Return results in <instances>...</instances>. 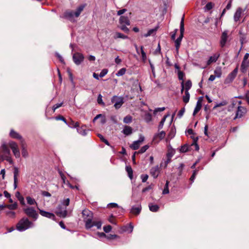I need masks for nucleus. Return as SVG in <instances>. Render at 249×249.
<instances>
[{"label": "nucleus", "instance_id": "62", "mask_svg": "<svg viewBox=\"0 0 249 249\" xmlns=\"http://www.w3.org/2000/svg\"><path fill=\"white\" fill-rule=\"evenodd\" d=\"M148 178V176L146 174H142L141 175V178L142 180V182H145Z\"/></svg>", "mask_w": 249, "mask_h": 249}, {"label": "nucleus", "instance_id": "38", "mask_svg": "<svg viewBox=\"0 0 249 249\" xmlns=\"http://www.w3.org/2000/svg\"><path fill=\"white\" fill-rule=\"evenodd\" d=\"M91 224L92 225V227L94 226H96L97 229H100L101 228L102 223L100 221H92Z\"/></svg>", "mask_w": 249, "mask_h": 249}, {"label": "nucleus", "instance_id": "23", "mask_svg": "<svg viewBox=\"0 0 249 249\" xmlns=\"http://www.w3.org/2000/svg\"><path fill=\"white\" fill-rule=\"evenodd\" d=\"M158 29V27H155L153 29H150L148 31L147 33L146 34H144L142 35V36H144L145 37H147L148 36H152L153 35H155L156 34V32H157Z\"/></svg>", "mask_w": 249, "mask_h": 249}, {"label": "nucleus", "instance_id": "27", "mask_svg": "<svg viewBox=\"0 0 249 249\" xmlns=\"http://www.w3.org/2000/svg\"><path fill=\"white\" fill-rule=\"evenodd\" d=\"M10 136L11 137H12L13 138H15V139H21V136L13 129H12L10 132Z\"/></svg>", "mask_w": 249, "mask_h": 249}, {"label": "nucleus", "instance_id": "1", "mask_svg": "<svg viewBox=\"0 0 249 249\" xmlns=\"http://www.w3.org/2000/svg\"><path fill=\"white\" fill-rule=\"evenodd\" d=\"M5 142H3L0 147V162L6 160L10 165H12L13 162L11 158L10 150Z\"/></svg>", "mask_w": 249, "mask_h": 249}, {"label": "nucleus", "instance_id": "41", "mask_svg": "<svg viewBox=\"0 0 249 249\" xmlns=\"http://www.w3.org/2000/svg\"><path fill=\"white\" fill-rule=\"evenodd\" d=\"M126 70L125 68H123L121 69L116 73V75L117 76H121L125 74L126 72Z\"/></svg>", "mask_w": 249, "mask_h": 249}, {"label": "nucleus", "instance_id": "14", "mask_svg": "<svg viewBox=\"0 0 249 249\" xmlns=\"http://www.w3.org/2000/svg\"><path fill=\"white\" fill-rule=\"evenodd\" d=\"M249 53H246L244 55V59L241 65V70L244 72L246 71V68L248 66V62H247V59L249 58Z\"/></svg>", "mask_w": 249, "mask_h": 249}, {"label": "nucleus", "instance_id": "4", "mask_svg": "<svg viewBox=\"0 0 249 249\" xmlns=\"http://www.w3.org/2000/svg\"><path fill=\"white\" fill-rule=\"evenodd\" d=\"M84 8V5H81L77 8L75 12L73 11H66L64 14V17L70 21L74 22L76 21L75 18L79 16L81 12L83 10Z\"/></svg>", "mask_w": 249, "mask_h": 249}, {"label": "nucleus", "instance_id": "55", "mask_svg": "<svg viewBox=\"0 0 249 249\" xmlns=\"http://www.w3.org/2000/svg\"><path fill=\"white\" fill-rule=\"evenodd\" d=\"M165 108L164 107H158V108H156L155 109V110H154V114L155 115L156 114V113L158 112H161V111H163L165 110Z\"/></svg>", "mask_w": 249, "mask_h": 249}, {"label": "nucleus", "instance_id": "2", "mask_svg": "<svg viewBox=\"0 0 249 249\" xmlns=\"http://www.w3.org/2000/svg\"><path fill=\"white\" fill-rule=\"evenodd\" d=\"M82 217L84 222L85 223V228L87 230L92 228V225L91 224L93 221V215L91 211L88 209H84L82 212Z\"/></svg>", "mask_w": 249, "mask_h": 249}, {"label": "nucleus", "instance_id": "20", "mask_svg": "<svg viewBox=\"0 0 249 249\" xmlns=\"http://www.w3.org/2000/svg\"><path fill=\"white\" fill-rule=\"evenodd\" d=\"M184 31V16L182 18L180 23V34L179 36L178 37V38H180L182 40V39L183 36V33Z\"/></svg>", "mask_w": 249, "mask_h": 249}, {"label": "nucleus", "instance_id": "13", "mask_svg": "<svg viewBox=\"0 0 249 249\" xmlns=\"http://www.w3.org/2000/svg\"><path fill=\"white\" fill-rule=\"evenodd\" d=\"M38 210L39 211V213L42 216H44V217H47V218H50V219H52L53 220H54V219L55 218V216L54 214L53 213H50V212H46V211H45L44 210H40L39 209H38Z\"/></svg>", "mask_w": 249, "mask_h": 249}, {"label": "nucleus", "instance_id": "16", "mask_svg": "<svg viewBox=\"0 0 249 249\" xmlns=\"http://www.w3.org/2000/svg\"><path fill=\"white\" fill-rule=\"evenodd\" d=\"M142 210V207L140 205H138L137 206H133L130 210V213L135 214H139Z\"/></svg>", "mask_w": 249, "mask_h": 249}, {"label": "nucleus", "instance_id": "45", "mask_svg": "<svg viewBox=\"0 0 249 249\" xmlns=\"http://www.w3.org/2000/svg\"><path fill=\"white\" fill-rule=\"evenodd\" d=\"M184 87H185V91H189V90L191 89V88L192 87L191 81L190 80H188L187 81H186V82L184 85Z\"/></svg>", "mask_w": 249, "mask_h": 249}, {"label": "nucleus", "instance_id": "42", "mask_svg": "<svg viewBox=\"0 0 249 249\" xmlns=\"http://www.w3.org/2000/svg\"><path fill=\"white\" fill-rule=\"evenodd\" d=\"M77 130L79 134H81L83 136H85L87 134V130L85 129H84L83 127L78 128L77 129Z\"/></svg>", "mask_w": 249, "mask_h": 249}, {"label": "nucleus", "instance_id": "35", "mask_svg": "<svg viewBox=\"0 0 249 249\" xmlns=\"http://www.w3.org/2000/svg\"><path fill=\"white\" fill-rule=\"evenodd\" d=\"M169 116V114H167V115H165L163 117V118L161 119V121L160 123L159 126H158V128H159V130H160V129L162 128V127L163 126V125H164V122H165V121L166 120V119Z\"/></svg>", "mask_w": 249, "mask_h": 249}, {"label": "nucleus", "instance_id": "21", "mask_svg": "<svg viewBox=\"0 0 249 249\" xmlns=\"http://www.w3.org/2000/svg\"><path fill=\"white\" fill-rule=\"evenodd\" d=\"M132 128L129 126L125 125L124 126L122 132L125 135H129L132 133Z\"/></svg>", "mask_w": 249, "mask_h": 249}, {"label": "nucleus", "instance_id": "5", "mask_svg": "<svg viewBox=\"0 0 249 249\" xmlns=\"http://www.w3.org/2000/svg\"><path fill=\"white\" fill-rule=\"evenodd\" d=\"M24 213L34 221H36L38 217V214L35 208L33 207H28L23 209Z\"/></svg>", "mask_w": 249, "mask_h": 249}, {"label": "nucleus", "instance_id": "40", "mask_svg": "<svg viewBox=\"0 0 249 249\" xmlns=\"http://www.w3.org/2000/svg\"><path fill=\"white\" fill-rule=\"evenodd\" d=\"M213 4L211 2H208L204 7V9L205 11H207L212 9L213 7Z\"/></svg>", "mask_w": 249, "mask_h": 249}, {"label": "nucleus", "instance_id": "25", "mask_svg": "<svg viewBox=\"0 0 249 249\" xmlns=\"http://www.w3.org/2000/svg\"><path fill=\"white\" fill-rule=\"evenodd\" d=\"M149 208L150 211L152 212H157L159 210V206L156 204H153L152 203L149 204Z\"/></svg>", "mask_w": 249, "mask_h": 249}, {"label": "nucleus", "instance_id": "18", "mask_svg": "<svg viewBox=\"0 0 249 249\" xmlns=\"http://www.w3.org/2000/svg\"><path fill=\"white\" fill-rule=\"evenodd\" d=\"M119 23L120 24L127 25V26L130 24L129 19L126 16H121L119 19Z\"/></svg>", "mask_w": 249, "mask_h": 249}, {"label": "nucleus", "instance_id": "3", "mask_svg": "<svg viewBox=\"0 0 249 249\" xmlns=\"http://www.w3.org/2000/svg\"><path fill=\"white\" fill-rule=\"evenodd\" d=\"M34 226V223L30 221L28 218L23 217L17 225V229L19 231H23Z\"/></svg>", "mask_w": 249, "mask_h": 249}, {"label": "nucleus", "instance_id": "22", "mask_svg": "<svg viewBox=\"0 0 249 249\" xmlns=\"http://www.w3.org/2000/svg\"><path fill=\"white\" fill-rule=\"evenodd\" d=\"M133 230V226L132 223H130L129 225H126L122 228V231H123L128 232V233H131Z\"/></svg>", "mask_w": 249, "mask_h": 249}, {"label": "nucleus", "instance_id": "47", "mask_svg": "<svg viewBox=\"0 0 249 249\" xmlns=\"http://www.w3.org/2000/svg\"><path fill=\"white\" fill-rule=\"evenodd\" d=\"M149 147L148 145H145L142 146L139 151H138V153L142 154L145 152Z\"/></svg>", "mask_w": 249, "mask_h": 249}, {"label": "nucleus", "instance_id": "44", "mask_svg": "<svg viewBox=\"0 0 249 249\" xmlns=\"http://www.w3.org/2000/svg\"><path fill=\"white\" fill-rule=\"evenodd\" d=\"M140 51L142 54V60L143 62H145L147 59V57L145 53L143 51V46H142L141 47Z\"/></svg>", "mask_w": 249, "mask_h": 249}, {"label": "nucleus", "instance_id": "34", "mask_svg": "<svg viewBox=\"0 0 249 249\" xmlns=\"http://www.w3.org/2000/svg\"><path fill=\"white\" fill-rule=\"evenodd\" d=\"M5 213L6 215V216H8L10 218H14L16 216V213L12 211L11 210H6L5 211Z\"/></svg>", "mask_w": 249, "mask_h": 249}, {"label": "nucleus", "instance_id": "10", "mask_svg": "<svg viewBox=\"0 0 249 249\" xmlns=\"http://www.w3.org/2000/svg\"><path fill=\"white\" fill-rule=\"evenodd\" d=\"M144 140V137L142 135H141L139 137V139L138 140L134 141L131 145L130 146L131 148L133 150H137L139 148L140 145L142 143V142Z\"/></svg>", "mask_w": 249, "mask_h": 249}, {"label": "nucleus", "instance_id": "12", "mask_svg": "<svg viewBox=\"0 0 249 249\" xmlns=\"http://www.w3.org/2000/svg\"><path fill=\"white\" fill-rule=\"evenodd\" d=\"M245 10H243L241 7H238L235 12L233 16V19L235 22H237L240 20V18L241 17V16L243 14V13L244 12Z\"/></svg>", "mask_w": 249, "mask_h": 249}, {"label": "nucleus", "instance_id": "24", "mask_svg": "<svg viewBox=\"0 0 249 249\" xmlns=\"http://www.w3.org/2000/svg\"><path fill=\"white\" fill-rule=\"evenodd\" d=\"M236 76L233 75V74H232L231 72L228 75V76H227V77L226 78L225 80V84H229L230 83H231L233 80V79L235 78Z\"/></svg>", "mask_w": 249, "mask_h": 249}, {"label": "nucleus", "instance_id": "26", "mask_svg": "<svg viewBox=\"0 0 249 249\" xmlns=\"http://www.w3.org/2000/svg\"><path fill=\"white\" fill-rule=\"evenodd\" d=\"M202 106L201 102L200 100H198L195 108L194 110L193 115L195 116L196 114L200 110Z\"/></svg>", "mask_w": 249, "mask_h": 249}, {"label": "nucleus", "instance_id": "37", "mask_svg": "<svg viewBox=\"0 0 249 249\" xmlns=\"http://www.w3.org/2000/svg\"><path fill=\"white\" fill-rule=\"evenodd\" d=\"M190 94L189 91H185V95L183 96V101L184 103H187L189 101Z\"/></svg>", "mask_w": 249, "mask_h": 249}, {"label": "nucleus", "instance_id": "60", "mask_svg": "<svg viewBox=\"0 0 249 249\" xmlns=\"http://www.w3.org/2000/svg\"><path fill=\"white\" fill-rule=\"evenodd\" d=\"M62 105H63V103H60L56 104L55 105H54L53 107V112H54L57 108L61 107L62 106Z\"/></svg>", "mask_w": 249, "mask_h": 249}, {"label": "nucleus", "instance_id": "58", "mask_svg": "<svg viewBox=\"0 0 249 249\" xmlns=\"http://www.w3.org/2000/svg\"><path fill=\"white\" fill-rule=\"evenodd\" d=\"M69 126L71 128H75L79 126V124L78 122H71Z\"/></svg>", "mask_w": 249, "mask_h": 249}, {"label": "nucleus", "instance_id": "7", "mask_svg": "<svg viewBox=\"0 0 249 249\" xmlns=\"http://www.w3.org/2000/svg\"><path fill=\"white\" fill-rule=\"evenodd\" d=\"M8 146L10 147L13 154L16 158H19L20 151L18 147V144L14 142L11 141L8 143Z\"/></svg>", "mask_w": 249, "mask_h": 249}, {"label": "nucleus", "instance_id": "39", "mask_svg": "<svg viewBox=\"0 0 249 249\" xmlns=\"http://www.w3.org/2000/svg\"><path fill=\"white\" fill-rule=\"evenodd\" d=\"M181 42V40L180 39V38H178L175 41L176 50V52H177V53H178V50H179V48L180 47Z\"/></svg>", "mask_w": 249, "mask_h": 249}, {"label": "nucleus", "instance_id": "64", "mask_svg": "<svg viewBox=\"0 0 249 249\" xmlns=\"http://www.w3.org/2000/svg\"><path fill=\"white\" fill-rule=\"evenodd\" d=\"M22 155L23 157L26 158L28 156V152L24 147L22 148Z\"/></svg>", "mask_w": 249, "mask_h": 249}, {"label": "nucleus", "instance_id": "33", "mask_svg": "<svg viewBox=\"0 0 249 249\" xmlns=\"http://www.w3.org/2000/svg\"><path fill=\"white\" fill-rule=\"evenodd\" d=\"M169 181L168 180H166V183L165 184V186L164 187V189L162 191V194L163 195H166L169 194Z\"/></svg>", "mask_w": 249, "mask_h": 249}, {"label": "nucleus", "instance_id": "53", "mask_svg": "<svg viewBox=\"0 0 249 249\" xmlns=\"http://www.w3.org/2000/svg\"><path fill=\"white\" fill-rule=\"evenodd\" d=\"M174 154V152L172 150L168 151V152L167 154V157L168 158L167 162L169 161L170 159L173 157Z\"/></svg>", "mask_w": 249, "mask_h": 249}, {"label": "nucleus", "instance_id": "28", "mask_svg": "<svg viewBox=\"0 0 249 249\" xmlns=\"http://www.w3.org/2000/svg\"><path fill=\"white\" fill-rule=\"evenodd\" d=\"M113 37L114 39L122 38L124 39L128 38V36H125L119 32H116L114 35Z\"/></svg>", "mask_w": 249, "mask_h": 249}, {"label": "nucleus", "instance_id": "32", "mask_svg": "<svg viewBox=\"0 0 249 249\" xmlns=\"http://www.w3.org/2000/svg\"><path fill=\"white\" fill-rule=\"evenodd\" d=\"M5 208H8L9 210H14L17 209L18 204L15 202L12 204L5 205Z\"/></svg>", "mask_w": 249, "mask_h": 249}, {"label": "nucleus", "instance_id": "52", "mask_svg": "<svg viewBox=\"0 0 249 249\" xmlns=\"http://www.w3.org/2000/svg\"><path fill=\"white\" fill-rule=\"evenodd\" d=\"M112 227L110 225L105 226L103 227L104 231L106 233H108L111 231Z\"/></svg>", "mask_w": 249, "mask_h": 249}, {"label": "nucleus", "instance_id": "36", "mask_svg": "<svg viewBox=\"0 0 249 249\" xmlns=\"http://www.w3.org/2000/svg\"><path fill=\"white\" fill-rule=\"evenodd\" d=\"M18 173L19 172H14V189H16L17 187V184H18Z\"/></svg>", "mask_w": 249, "mask_h": 249}, {"label": "nucleus", "instance_id": "6", "mask_svg": "<svg viewBox=\"0 0 249 249\" xmlns=\"http://www.w3.org/2000/svg\"><path fill=\"white\" fill-rule=\"evenodd\" d=\"M111 102L114 103V107L117 109L120 108L124 104V98L115 95L112 97Z\"/></svg>", "mask_w": 249, "mask_h": 249}, {"label": "nucleus", "instance_id": "11", "mask_svg": "<svg viewBox=\"0 0 249 249\" xmlns=\"http://www.w3.org/2000/svg\"><path fill=\"white\" fill-rule=\"evenodd\" d=\"M72 58L74 62L79 65L83 61L84 57L82 54L77 53L73 54Z\"/></svg>", "mask_w": 249, "mask_h": 249}, {"label": "nucleus", "instance_id": "54", "mask_svg": "<svg viewBox=\"0 0 249 249\" xmlns=\"http://www.w3.org/2000/svg\"><path fill=\"white\" fill-rule=\"evenodd\" d=\"M97 102L99 104H101L103 106L105 105V103H104V102L103 101V100H102V96L100 94H99V95L98 96Z\"/></svg>", "mask_w": 249, "mask_h": 249}, {"label": "nucleus", "instance_id": "17", "mask_svg": "<svg viewBox=\"0 0 249 249\" xmlns=\"http://www.w3.org/2000/svg\"><path fill=\"white\" fill-rule=\"evenodd\" d=\"M245 112L246 108L241 106H239L234 119L237 118H241Z\"/></svg>", "mask_w": 249, "mask_h": 249}, {"label": "nucleus", "instance_id": "49", "mask_svg": "<svg viewBox=\"0 0 249 249\" xmlns=\"http://www.w3.org/2000/svg\"><path fill=\"white\" fill-rule=\"evenodd\" d=\"M59 174H60V175L61 176V179L63 181V183L64 184H66L67 185H68V183H67V181H68V180H67L66 179V177L65 176L64 174H63V172H59Z\"/></svg>", "mask_w": 249, "mask_h": 249}, {"label": "nucleus", "instance_id": "19", "mask_svg": "<svg viewBox=\"0 0 249 249\" xmlns=\"http://www.w3.org/2000/svg\"><path fill=\"white\" fill-rule=\"evenodd\" d=\"M184 31V16L182 18L180 23V34L179 36L178 37V38H180L182 40V39L183 36V33Z\"/></svg>", "mask_w": 249, "mask_h": 249}, {"label": "nucleus", "instance_id": "46", "mask_svg": "<svg viewBox=\"0 0 249 249\" xmlns=\"http://www.w3.org/2000/svg\"><path fill=\"white\" fill-rule=\"evenodd\" d=\"M132 118L130 115H127L124 118V122L125 124H129L132 122Z\"/></svg>", "mask_w": 249, "mask_h": 249}, {"label": "nucleus", "instance_id": "51", "mask_svg": "<svg viewBox=\"0 0 249 249\" xmlns=\"http://www.w3.org/2000/svg\"><path fill=\"white\" fill-rule=\"evenodd\" d=\"M70 204V199L69 198H66L64 199L63 202L61 203L60 205H62V206H63L64 207H67Z\"/></svg>", "mask_w": 249, "mask_h": 249}, {"label": "nucleus", "instance_id": "63", "mask_svg": "<svg viewBox=\"0 0 249 249\" xmlns=\"http://www.w3.org/2000/svg\"><path fill=\"white\" fill-rule=\"evenodd\" d=\"M145 120L147 122L152 120V116L150 114L147 113L145 115Z\"/></svg>", "mask_w": 249, "mask_h": 249}, {"label": "nucleus", "instance_id": "50", "mask_svg": "<svg viewBox=\"0 0 249 249\" xmlns=\"http://www.w3.org/2000/svg\"><path fill=\"white\" fill-rule=\"evenodd\" d=\"M127 25L121 24L120 28L125 33H128L129 31V29L126 27Z\"/></svg>", "mask_w": 249, "mask_h": 249}, {"label": "nucleus", "instance_id": "56", "mask_svg": "<svg viewBox=\"0 0 249 249\" xmlns=\"http://www.w3.org/2000/svg\"><path fill=\"white\" fill-rule=\"evenodd\" d=\"M108 72V71L107 69H103L102 70V71L100 72L99 76L100 77H103L104 76H105Z\"/></svg>", "mask_w": 249, "mask_h": 249}, {"label": "nucleus", "instance_id": "43", "mask_svg": "<svg viewBox=\"0 0 249 249\" xmlns=\"http://www.w3.org/2000/svg\"><path fill=\"white\" fill-rule=\"evenodd\" d=\"M165 132L163 131H161V132H160L159 133L157 134L155 136V139H156V138H158L160 140H162V139L164 138V137H165Z\"/></svg>", "mask_w": 249, "mask_h": 249}, {"label": "nucleus", "instance_id": "31", "mask_svg": "<svg viewBox=\"0 0 249 249\" xmlns=\"http://www.w3.org/2000/svg\"><path fill=\"white\" fill-rule=\"evenodd\" d=\"M16 196L18 198L21 204L25 205L24 197L20 195V194L19 192H17L16 193Z\"/></svg>", "mask_w": 249, "mask_h": 249}, {"label": "nucleus", "instance_id": "30", "mask_svg": "<svg viewBox=\"0 0 249 249\" xmlns=\"http://www.w3.org/2000/svg\"><path fill=\"white\" fill-rule=\"evenodd\" d=\"M26 200L27 203L29 205H37V202L35 200V199L29 196L26 197Z\"/></svg>", "mask_w": 249, "mask_h": 249}, {"label": "nucleus", "instance_id": "9", "mask_svg": "<svg viewBox=\"0 0 249 249\" xmlns=\"http://www.w3.org/2000/svg\"><path fill=\"white\" fill-rule=\"evenodd\" d=\"M229 31L228 30L224 31L221 36L220 40V45L221 47L223 48L225 46L226 43L228 41Z\"/></svg>", "mask_w": 249, "mask_h": 249}, {"label": "nucleus", "instance_id": "57", "mask_svg": "<svg viewBox=\"0 0 249 249\" xmlns=\"http://www.w3.org/2000/svg\"><path fill=\"white\" fill-rule=\"evenodd\" d=\"M107 207H110V208H119L120 207L117 203H114V202H112V203H109L108 205H107Z\"/></svg>", "mask_w": 249, "mask_h": 249}, {"label": "nucleus", "instance_id": "48", "mask_svg": "<svg viewBox=\"0 0 249 249\" xmlns=\"http://www.w3.org/2000/svg\"><path fill=\"white\" fill-rule=\"evenodd\" d=\"M227 103L225 101H223L219 103H216V105L213 107V109H215L218 107L226 106L227 105Z\"/></svg>", "mask_w": 249, "mask_h": 249}, {"label": "nucleus", "instance_id": "61", "mask_svg": "<svg viewBox=\"0 0 249 249\" xmlns=\"http://www.w3.org/2000/svg\"><path fill=\"white\" fill-rule=\"evenodd\" d=\"M188 146L184 145L183 146H182L180 149V151L181 152H186L188 151Z\"/></svg>", "mask_w": 249, "mask_h": 249}, {"label": "nucleus", "instance_id": "59", "mask_svg": "<svg viewBox=\"0 0 249 249\" xmlns=\"http://www.w3.org/2000/svg\"><path fill=\"white\" fill-rule=\"evenodd\" d=\"M119 236L117 235L116 234H109L107 235L106 238L107 239H114L118 237Z\"/></svg>", "mask_w": 249, "mask_h": 249}, {"label": "nucleus", "instance_id": "29", "mask_svg": "<svg viewBox=\"0 0 249 249\" xmlns=\"http://www.w3.org/2000/svg\"><path fill=\"white\" fill-rule=\"evenodd\" d=\"M214 75L215 77L219 78L221 77L222 75V69L220 67H217L215 68L214 71Z\"/></svg>", "mask_w": 249, "mask_h": 249}, {"label": "nucleus", "instance_id": "15", "mask_svg": "<svg viewBox=\"0 0 249 249\" xmlns=\"http://www.w3.org/2000/svg\"><path fill=\"white\" fill-rule=\"evenodd\" d=\"M220 55L218 53H215L213 55L210 56L209 59L207 62V65L209 66L211 65L212 63L215 62L218 58H219Z\"/></svg>", "mask_w": 249, "mask_h": 249}, {"label": "nucleus", "instance_id": "8", "mask_svg": "<svg viewBox=\"0 0 249 249\" xmlns=\"http://www.w3.org/2000/svg\"><path fill=\"white\" fill-rule=\"evenodd\" d=\"M56 214L62 217H65L67 215V208L62 206V205H59L56 208Z\"/></svg>", "mask_w": 249, "mask_h": 249}]
</instances>
